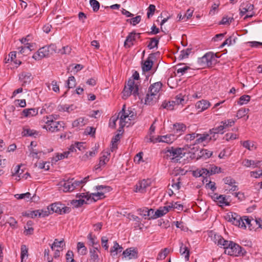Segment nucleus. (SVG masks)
Returning a JSON list of instances; mask_svg holds the SVG:
<instances>
[{"label": "nucleus", "instance_id": "61", "mask_svg": "<svg viewBox=\"0 0 262 262\" xmlns=\"http://www.w3.org/2000/svg\"><path fill=\"white\" fill-rule=\"evenodd\" d=\"M73 105L69 106L67 104H65L60 106L59 110L62 111L63 112H70L71 111L73 110Z\"/></svg>", "mask_w": 262, "mask_h": 262}, {"label": "nucleus", "instance_id": "20", "mask_svg": "<svg viewBox=\"0 0 262 262\" xmlns=\"http://www.w3.org/2000/svg\"><path fill=\"white\" fill-rule=\"evenodd\" d=\"M210 105V103L208 101L202 99L196 103L195 107L199 110V112H202L207 110Z\"/></svg>", "mask_w": 262, "mask_h": 262}, {"label": "nucleus", "instance_id": "7", "mask_svg": "<svg viewBox=\"0 0 262 262\" xmlns=\"http://www.w3.org/2000/svg\"><path fill=\"white\" fill-rule=\"evenodd\" d=\"M217 57L213 53L208 52L198 59V63L202 68L211 67L216 62Z\"/></svg>", "mask_w": 262, "mask_h": 262}, {"label": "nucleus", "instance_id": "9", "mask_svg": "<svg viewBox=\"0 0 262 262\" xmlns=\"http://www.w3.org/2000/svg\"><path fill=\"white\" fill-rule=\"evenodd\" d=\"M246 251L238 244L232 242L229 248L225 250V253L229 255L237 256L240 255H244Z\"/></svg>", "mask_w": 262, "mask_h": 262}, {"label": "nucleus", "instance_id": "3", "mask_svg": "<svg viewBox=\"0 0 262 262\" xmlns=\"http://www.w3.org/2000/svg\"><path fill=\"white\" fill-rule=\"evenodd\" d=\"M56 50V46L54 44L43 47L33 54L32 58L36 60H39L43 58L49 57L55 53Z\"/></svg>", "mask_w": 262, "mask_h": 262}, {"label": "nucleus", "instance_id": "45", "mask_svg": "<svg viewBox=\"0 0 262 262\" xmlns=\"http://www.w3.org/2000/svg\"><path fill=\"white\" fill-rule=\"evenodd\" d=\"M175 105H177L176 103L173 101H170L168 102H164L162 104V106L164 108H166L169 110H172Z\"/></svg>", "mask_w": 262, "mask_h": 262}, {"label": "nucleus", "instance_id": "8", "mask_svg": "<svg viewBox=\"0 0 262 262\" xmlns=\"http://www.w3.org/2000/svg\"><path fill=\"white\" fill-rule=\"evenodd\" d=\"M95 189L97 190L98 192L91 194V200H93L94 202L104 198V194L110 192L112 190V188L110 186L105 185H98L95 187Z\"/></svg>", "mask_w": 262, "mask_h": 262}, {"label": "nucleus", "instance_id": "33", "mask_svg": "<svg viewBox=\"0 0 262 262\" xmlns=\"http://www.w3.org/2000/svg\"><path fill=\"white\" fill-rule=\"evenodd\" d=\"M77 249L78 253L81 255H84L87 253V248L82 242H78L77 244Z\"/></svg>", "mask_w": 262, "mask_h": 262}, {"label": "nucleus", "instance_id": "6", "mask_svg": "<svg viewBox=\"0 0 262 262\" xmlns=\"http://www.w3.org/2000/svg\"><path fill=\"white\" fill-rule=\"evenodd\" d=\"M165 154L167 158L173 160L174 162H178L185 156L186 152L184 151L183 148L171 147L167 149Z\"/></svg>", "mask_w": 262, "mask_h": 262}, {"label": "nucleus", "instance_id": "59", "mask_svg": "<svg viewBox=\"0 0 262 262\" xmlns=\"http://www.w3.org/2000/svg\"><path fill=\"white\" fill-rule=\"evenodd\" d=\"M174 99V100L172 101H174L177 105L182 104L183 102L184 101V96L181 94L177 95Z\"/></svg>", "mask_w": 262, "mask_h": 262}, {"label": "nucleus", "instance_id": "64", "mask_svg": "<svg viewBox=\"0 0 262 262\" xmlns=\"http://www.w3.org/2000/svg\"><path fill=\"white\" fill-rule=\"evenodd\" d=\"M33 45L29 43H26L24 45V47H21L20 48H21V50H20V52L21 53H24L26 52V50H28L29 51L32 50V48L33 47Z\"/></svg>", "mask_w": 262, "mask_h": 262}, {"label": "nucleus", "instance_id": "47", "mask_svg": "<svg viewBox=\"0 0 262 262\" xmlns=\"http://www.w3.org/2000/svg\"><path fill=\"white\" fill-rule=\"evenodd\" d=\"M76 85V80L74 76H70L69 77L67 81V86L69 89L73 88Z\"/></svg>", "mask_w": 262, "mask_h": 262}, {"label": "nucleus", "instance_id": "14", "mask_svg": "<svg viewBox=\"0 0 262 262\" xmlns=\"http://www.w3.org/2000/svg\"><path fill=\"white\" fill-rule=\"evenodd\" d=\"M138 214L143 216L145 219L148 220L154 219V209H148L146 207L140 208L138 209Z\"/></svg>", "mask_w": 262, "mask_h": 262}, {"label": "nucleus", "instance_id": "37", "mask_svg": "<svg viewBox=\"0 0 262 262\" xmlns=\"http://www.w3.org/2000/svg\"><path fill=\"white\" fill-rule=\"evenodd\" d=\"M242 145L249 150H253L256 148V147L253 142L246 141L241 142Z\"/></svg>", "mask_w": 262, "mask_h": 262}, {"label": "nucleus", "instance_id": "40", "mask_svg": "<svg viewBox=\"0 0 262 262\" xmlns=\"http://www.w3.org/2000/svg\"><path fill=\"white\" fill-rule=\"evenodd\" d=\"M97 153V150L96 149H93L92 151L87 152L84 155H83L82 157V160L86 161L89 160L90 157L95 156Z\"/></svg>", "mask_w": 262, "mask_h": 262}, {"label": "nucleus", "instance_id": "24", "mask_svg": "<svg viewBox=\"0 0 262 262\" xmlns=\"http://www.w3.org/2000/svg\"><path fill=\"white\" fill-rule=\"evenodd\" d=\"M212 199H214V201L217 202L221 206L223 205H228L229 203H227L226 197L223 195H218L217 194L215 193L212 196Z\"/></svg>", "mask_w": 262, "mask_h": 262}, {"label": "nucleus", "instance_id": "38", "mask_svg": "<svg viewBox=\"0 0 262 262\" xmlns=\"http://www.w3.org/2000/svg\"><path fill=\"white\" fill-rule=\"evenodd\" d=\"M161 37L157 36V37L151 38L150 41L148 45V48L149 49H153L155 47H157Z\"/></svg>", "mask_w": 262, "mask_h": 262}, {"label": "nucleus", "instance_id": "52", "mask_svg": "<svg viewBox=\"0 0 262 262\" xmlns=\"http://www.w3.org/2000/svg\"><path fill=\"white\" fill-rule=\"evenodd\" d=\"M7 223L9 224L10 226L13 229H16L17 228V222L13 217H9Z\"/></svg>", "mask_w": 262, "mask_h": 262}, {"label": "nucleus", "instance_id": "36", "mask_svg": "<svg viewBox=\"0 0 262 262\" xmlns=\"http://www.w3.org/2000/svg\"><path fill=\"white\" fill-rule=\"evenodd\" d=\"M108 160L109 158L108 157V155H103V156L100 157L99 164L95 166V169L97 170L100 168L101 166H104L108 161Z\"/></svg>", "mask_w": 262, "mask_h": 262}, {"label": "nucleus", "instance_id": "62", "mask_svg": "<svg viewBox=\"0 0 262 262\" xmlns=\"http://www.w3.org/2000/svg\"><path fill=\"white\" fill-rule=\"evenodd\" d=\"M119 247V244L117 242H115L114 243V246L111 248L110 250V252L111 253V254L113 256H115L118 253V248Z\"/></svg>", "mask_w": 262, "mask_h": 262}, {"label": "nucleus", "instance_id": "41", "mask_svg": "<svg viewBox=\"0 0 262 262\" xmlns=\"http://www.w3.org/2000/svg\"><path fill=\"white\" fill-rule=\"evenodd\" d=\"M63 246H64L63 240L59 241L57 239H55L54 243L52 244L51 248L52 250H54L55 248H61Z\"/></svg>", "mask_w": 262, "mask_h": 262}, {"label": "nucleus", "instance_id": "29", "mask_svg": "<svg viewBox=\"0 0 262 262\" xmlns=\"http://www.w3.org/2000/svg\"><path fill=\"white\" fill-rule=\"evenodd\" d=\"M196 144H195V142L193 144H190V145H185L184 147V151L186 152V151H188L190 153H193V154H195V152L198 151L199 147L195 146Z\"/></svg>", "mask_w": 262, "mask_h": 262}, {"label": "nucleus", "instance_id": "28", "mask_svg": "<svg viewBox=\"0 0 262 262\" xmlns=\"http://www.w3.org/2000/svg\"><path fill=\"white\" fill-rule=\"evenodd\" d=\"M180 252L182 256H184L186 260L188 261L189 259V250L188 247L183 243L181 244Z\"/></svg>", "mask_w": 262, "mask_h": 262}, {"label": "nucleus", "instance_id": "63", "mask_svg": "<svg viewBox=\"0 0 262 262\" xmlns=\"http://www.w3.org/2000/svg\"><path fill=\"white\" fill-rule=\"evenodd\" d=\"M67 262H74V254L72 251L69 250L66 254Z\"/></svg>", "mask_w": 262, "mask_h": 262}, {"label": "nucleus", "instance_id": "46", "mask_svg": "<svg viewBox=\"0 0 262 262\" xmlns=\"http://www.w3.org/2000/svg\"><path fill=\"white\" fill-rule=\"evenodd\" d=\"M169 251L168 248H164L159 253L157 259L160 260L165 259L169 253Z\"/></svg>", "mask_w": 262, "mask_h": 262}, {"label": "nucleus", "instance_id": "4", "mask_svg": "<svg viewBox=\"0 0 262 262\" xmlns=\"http://www.w3.org/2000/svg\"><path fill=\"white\" fill-rule=\"evenodd\" d=\"M46 125L42 128L50 132H57L61 130L64 127V123L62 121H56L52 116L47 117L44 120Z\"/></svg>", "mask_w": 262, "mask_h": 262}, {"label": "nucleus", "instance_id": "15", "mask_svg": "<svg viewBox=\"0 0 262 262\" xmlns=\"http://www.w3.org/2000/svg\"><path fill=\"white\" fill-rule=\"evenodd\" d=\"M150 181L149 180H142L139 181L136 186L135 191L136 192L144 193L145 192L146 188L150 185Z\"/></svg>", "mask_w": 262, "mask_h": 262}, {"label": "nucleus", "instance_id": "42", "mask_svg": "<svg viewBox=\"0 0 262 262\" xmlns=\"http://www.w3.org/2000/svg\"><path fill=\"white\" fill-rule=\"evenodd\" d=\"M191 52V49L187 48L186 50H183L180 51L179 58L181 59L186 58L188 57Z\"/></svg>", "mask_w": 262, "mask_h": 262}, {"label": "nucleus", "instance_id": "49", "mask_svg": "<svg viewBox=\"0 0 262 262\" xmlns=\"http://www.w3.org/2000/svg\"><path fill=\"white\" fill-rule=\"evenodd\" d=\"M250 100V96L249 95H243L241 96L238 101V103L240 105H243L247 103Z\"/></svg>", "mask_w": 262, "mask_h": 262}, {"label": "nucleus", "instance_id": "19", "mask_svg": "<svg viewBox=\"0 0 262 262\" xmlns=\"http://www.w3.org/2000/svg\"><path fill=\"white\" fill-rule=\"evenodd\" d=\"M33 79L31 73L23 72L19 74V79L23 82V85L29 83Z\"/></svg>", "mask_w": 262, "mask_h": 262}, {"label": "nucleus", "instance_id": "16", "mask_svg": "<svg viewBox=\"0 0 262 262\" xmlns=\"http://www.w3.org/2000/svg\"><path fill=\"white\" fill-rule=\"evenodd\" d=\"M176 138L174 135L172 134L166 135L165 136H159L156 138V141L154 142H164L167 144L172 143Z\"/></svg>", "mask_w": 262, "mask_h": 262}, {"label": "nucleus", "instance_id": "31", "mask_svg": "<svg viewBox=\"0 0 262 262\" xmlns=\"http://www.w3.org/2000/svg\"><path fill=\"white\" fill-rule=\"evenodd\" d=\"M260 162L259 161H253L248 159L244 160L242 164L245 167H249L250 166H252L253 167H257L258 165L260 164Z\"/></svg>", "mask_w": 262, "mask_h": 262}, {"label": "nucleus", "instance_id": "51", "mask_svg": "<svg viewBox=\"0 0 262 262\" xmlns=\"http://www.w3.org/2000/svg\"><path fill=\"white\" fill-rule=\"evenodd\" d=\"M90 4L94 12H97L100 7L99 3L96 0H90Z\"/></svg>", "mask_w": 262, "mask_h": 262}, {"label": "nucleus", "instance_id": "57", "mask_svg": "<svg viewBox=\"0 0 262 262\" xmlns=\"http://www.w3.org/2000/svg\"><path fill=\"white\" fill-rule=\"evenodd\" d=\"M87 204L88 202L84 199H79L78 200H73L72 202L73 205H74L75 207H78L82 206L84 204Z\"/></svg>", "mask_w": 262, "mask_h": 262}, {"label": "nucleus", "instance_id": "10", "mask_svg": "<svg viewBox=\"0 0 262 262\" xmlns=\"http://www.w3.org/2000/svg\"><path fill=\"white\" fill-rule=\"evenodd\" d=\"M120 120V127L119 128L122 129L125 126H128L130 124L129 122V115L128 113V110H125V105H124L122 110L119 112L118 115Z\"/></svg>", "mask_w": 262, "mask_h": 262}, {"label": "nucleus", "instance_id": "21", "mask_svg": "<svg viewBox=\"0 0 262 262\" xmlns=\"http://www.w3.org/2000/svg\"><path fill=\"white\" fill-rule=\"evenodd\" d=\"M173 130L174 133L178 134V136L182 135L186 129V126L182 123H176L173 125Z\"/></svg>", "mask_w": 262, "mask_h": 262}, {"label": "nucleus", "instance_id": "30", "mask_svg": "<svg viewBox=\"0 0 262 262\" xmlns=\"http://www.w3.org/2000/svg\"><path fill=\"white\" fill-rule=\"evenodd\" d=\"M23 115L26 117H30L36 115L38 111L35 108H26L23 110Z\"/></svg>", "mask_w": 262, "mask_h": 262}, {"label": "nucleus", "instance_id": "22", "mask_svg": "<svg viewBox=\"0 0 262 262\" xmlns=\"http://www.w3.org/2000/svg\"><path fill=\"white\" fill-rule=\"evenodd\" d=\"M169 211L168 205L160 207L156 211H154V219L163 216Z\"/></svg>", "mask_w": 262, "mask_h": 262}, {"label": "nucleus", "instance_id": "27", "mask_svg": "<svg viewBox=\"0 0 262 262\" xmlns=\"http://www.w3.org/2000/svg\"><path fill=\"white\" fill-rule=\"evenodd\" d=\"M88 122V119L85 117H80L74 120L72 123L73 127H82Z\"/></svg>", "mask_w": 262, "mask_h": 262}, {"label": "nucleus", "instance_id": "12", "mask_svg": "<svg viewBox=\"0 0 262 262\" xmlns=\"http://www.w3.org/2000/svg\"><path fill=\"white\" fill-rule=\"evenodd\" d=\"M244 222L246 223V227L248 226L250 230L257 229L261 228V225L260 223V219L259 221L257 219H250L247 216H243Z\"/></svg>", "mask_w": 262, "mask_h": 262}, {"label": "nucleus", "instance_id": "53", "mask_svg": "<svg viewBox=\"0 0 262 262\" xmlns=\"http://www.w3.org/2000/svg\"><path fill=\"white\" fill-rule=\"evenodd\" d=\"M76 197L78 198L81 199H85L86 201H89L90 200H91V194H89V193H78L76 195Z\"/></svg>", "mask_w": 262, "mask_h": 262}, {"label": "nucleus", "instance_id": "34", "mask_svg": "<svg viewBox=\"0 0 262 262\" xmlns=\"http://www.w3.org/2000/svg\"><path fill=\"white\" fill-rule=\"evenodd\" d=\"M212 154V152L210 151H209L207 149H202L198 154L197 159L203 158L206 159L210 157Z\"/></svg>", "mask_w": 262, "mask_h": 262}, {"label": "nucleus", "instance_id": "25", "mask_svg": "<svg viewBox=\"0 0 262 262\" xmlns=\"http://www.w3.org/2000/svg\"><path fill=\"white\" fill-rule=\"evenodd\" d=\"M21 134L23 136H33L34 137L40 135L38 132L27 127L24 128V130L22 132Z\"/></svg>", "mask_w": 262, "mask_h": 262}, {"label": "nucleus", "instance_id": "55", "mask_svg": "<svg viewBox=\"0 0 262 262\" xmlns=\"http://www.w3.org/2000/svg\"><path fill=\"white\" fill-rule=\"evenodd\" d=\"M141 18V16L140 15H138L134 18L127 19V21L129 22L133 26H135L140 23Z\"/></svg>", "mask_w": 262, "mask_h": 262}, {"label": "nucleus", "instance_id": "13", "mask_svg": "<svg viewBox=\"0 0 262 262\" xmlns=\"http://www.w3.org/2000/svg\"><path fill=\"white\" fill-rule=\"evenodd\" d=\"M140 33H136L135 32H132L127 35L124 43V46L125 48H130L133 46V41L136 40L137 37L140 38Z\"/></svg>", "mask_w": 262, "mask_h": 262}, {"label": "nucleus", "instance_id": "2", "mask_svg": "<svg viewBox=\"0 0 262 262\" xmlns=\"http://www.w3.org/2000/svg\"><path fill=\"white\" fill-rule=\"evenodd\" d=\"M139 82L134 81V79H129L127 84L125 85L122 92V98L127 99L131 95L134 97L139 96Z\"/></svg>", "mask_w": 262, "mask_h": 262}, {"label": "nucleus", "instance_id": "48", "mask_svg": "<svg viewBox=\"0 0 262 262\" xmlns=\"http://www.w3.org/2000/svg\"><path fill=\"white\" fill-rule=\"evenodd\" d=\"M168 207L169 210L172 208L177 209L178 210H182L183 208V206L181 204H179L178 202L170 203L168 205Z\"/></svg>", "mask_w": 262, "mask_h": 262}, {"label": "nucleus", "instance_id": "56", "mask_svg": "<svg viewBox=\"0 0 262 262\" xmlns=\"http://www.w3.org/2000/svg\"><path fill=\"white\" fill-rule=\"evenodd\" d=\"M120 140V135L119 134L116 135L115 137H113L112 140V151L114 149L117 148V142Z\"/></svg>", "mask_w": 262, "mask_h": 262}, {"label": "nucleus", "instance_id": "18", "mask_svg": "<svg viewBox=\"0 0 262 262\" xmlns=\"http://www.w3.org/2000/svg\"><path fill=\"white\" fill-rule=\"evenodd\" d=\"M123 255L129 259H135L138 257V251L135 248L130 247L123 251Z\"/></svg>", "mask_w": 262, "mask_h": 262}, {"label": "nucleus", "instance_id": "11", "mask_svg": "<svg viewBox=\"0 0 262 262\" xmlns=\"http://www.w3.org/2000/svg\"><path fill=\"white\" fill-rule=\"evenodd\" d=\"M253 9V5L248 2L243 3L239 8L240 15L241 16L244 15L246 13L247 15L245 17L244 19L252 16V11Z\"/></svg>", "mask_w": 262, "mask_h": 262}, {"label": "nucleus", "instance_id": "44", "mask_svg": "<svg viewBox=\"0 0 262 262\" xmlns=\"http://www.w3.org/2000/svg\"><path fill=\"white\" fill-rule=\"evenodd\" d=\"M236 38H234V39H232V37L230 36L223 42V43L220 46V48H222L226 45L229 46L232 45L233 43H234L236 41Z\"/></svg>", "mask_w": 262, "mask_h": 262}, {"label": "nucleus", "instance_id": "5", "mask_svg": "<svg viewBox=\"0 0 262 262\" xmlns=\"http://www.w3.org/2000/svg\"><path fill=\"white\" fill-rule=\"evenodd\" d=\"M162 86V83L161 82H155L150 85L145 99V103L146 104L150 105L152 103L154 99H156V96L159 92Z\"/></svg>", "mask_w": 262, "mask_h": 262}, {"label": "nucleus", "instance_id": "32", "mask_svg": "<svg viewBox=\"0 0 262 262\" xmlns=\"http://www.w3.org/2000/svg\"><path fill=\"white\" fill-rule=\"evenodd\" d=\"M33 223L32 221H29L27 222L26 225L25 226L24 234L26 235H31L33 233L34 229L32 227Z\"/></svg>", "mask_w": 262, "mask_h": 262}, {"label": "nucleus", "instance_id": "39", "mask_svg": "<svg viewBox=\"0 0 262 262\" xmlns=\"http://www.w3.org/2000/svg\"><path fill=\"white\" fill-rule=\"evenodd\" d=\"M29 150L30 151V153L29 155V156L33 158V159H38L40 158V156L39 154H41V151L37 150L36 149H34L32 147L29 148Z\"/></svg>", "mask_w": 262, "mask_h": 262}, {"label": "nucleus", "instance_id": "23", "mask_svg": "<svg viewBox=\"0 0 262 262\" xmlns=\"http://www.w3.org/2000/svg\"><path fill=\"white\" fill-rule=\"evenodd\" d=\"M153 56H149L147 59L144 61V63L142 66V70L144 72L149 71L153 64L152 61Z\"/></svg>", "mask_w": 262, "mask_h": 262}, {"label": "nucleus", "instance_id": "26", "mask_svg": "<svg viewBox=\"0 0 262 262\" xmlns=\"http://www.w3.org/2000/svg\"><path fill=\"white\" fill-rule=\"evenodd\" d=\"M196 140L195 141V144H200L205 141H209L211 140V137L209 136L208 134H197L196 135Z\"/></svg>", "mask_w": 262, "mask_h": 262}, {"label": "nucleus", "instance_id": "35", "mask_svg": "<svg viewBox=\"0 0 262 262\" xmlns=\"http://www.w3.org/2000/svg\"><path fill=\"white\" fill-rule=\"evenodd\" d=\"M61 207H62V204L59 203H53L49 206L51 213L53 212L60 213Z\"/></svg>", "mask_w": 262, "mask_h": 262}, {"label": "nucleus", "instance_id": "17", "mask_svg": "<svg viewBox=\"0 0 262 262\" xmlns=\"http://www.w3.org/2000/svg\"><path fill=\"white\" fill-rule=\"evenodd\" d=\"M230 222L236 226L241 228H246V223L244 222L243 217L237 215L236 213L232 214L231 217L230 219Z\"/></svg>", "mask_w": 262, "mask_h": 262}, {"label": "nucleus", "instance_id": "60", "mask_svg": "<svg viewBox=\"0 0 262 262\" xmlns=\"http://www.w3.org/2000/svg\"><path fill=\"white\" fill-rule=\"evenodd\" d=\"M28 256V249L25 245H22L21 247V261Z\"/></svg>", "mask_w": 262, "mask_h": 262}, {"label": "nucleus", "instance_id": "54", "mask_svg": "<svg viewBox=\"0 0 262 262\" xmlns=\"http://www.w3.org/2000/svg\"><path fill=\"white\" fill-rule=\"evenodd\" d=\"M248 111L249 109L248 108H243L239 109L237 112L236 117L238 118H241L244 117L248 113Z\"/></svg>", "mask_w": 262, "mask_h": 262}, {"label": "nucleus", "instance_id": "1", "mask_svg": "<svg viewBox=\"0 0 262 262\" xmlns=\"http://www.w3.org/2000/svg\"><path fill=\"white\" fill-rule=\"evenodd\" d=\"M88 178L89 177H87L80 181L74 180L73 179L68 180H63L60 182L59 184V188L64 192H72L81 184L85 183Z\"/></svg>", "mask_w": 262, "mask_h": 262}, {"label": "nucleus", "instance_id": "43", "mask_svg": "<svg viewBox=\"0 0 262 262\" xmlns=\"http://www.w3.org/2000/svg\"><path fill=\"white\" fill-rule=\"evenodd\" d=\"M225 129L224 126L222 124L218 127L212 128L210 130L211 134H223L224 129Z\"/></svg>", "mask_w": 262, "mask_h": 262}, {"label": "nucleus", "instance_id": "58", "mask_svg": "<svg viewBox=\"0 0 262 262\" xmlns=\"http://www.w3.org/2000/svg\"><path fill=\"white\" fill-rule=\"evenodd\" d=\"M15 197L18 200L23 199H30L31 198V193L30 192H26L21 194H16Z\"/></svg>", "mask_w": 262, "mask_h": 262}, {"label": "nucleus", "instance_id": "50", "mask_svg": "<svg viewBox=\"0 0 262 262\" xmlns=\"http://www.w3.org/2000/svg\"><path fill=\"white\" fill-rule=\"evenodd\" d=\"M39 210V217H43L45 216H48L49 214H51V212L50 210L49 206L47 208L42 210Z\"/></svg>", "mask_w": 262, "mask_h": 262}]
</instances>
